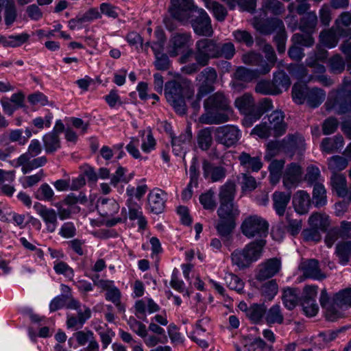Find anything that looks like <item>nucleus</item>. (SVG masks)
<instances>
[{
  "label": "nucleus",
  "mask_w": 351,
  "mask_h": 351,
  "mask_svg": "<svg viewBox=\"0 0 351 351\" xmlns=\"http://www.w3.org/2000/svg\"><path fill=\"white\" fill-rule=\"evenodd\" d=\"M205 112L199 121L203 124H221L227 122L232 114L229 99L221 92L215 93L204 100Z\"/></svg>",
  "instance_id": "1"
},
{
  "label": "nucleus",
  "mask_w": 351,
  "mask_h": 351,
  "mask_svg": "<svg viewBox=\"0 0 351 351\" xmlns=\"http://www.w3.org/2000/svg\"><path fill=\"white\" fill-rule=\"evenodd\" d=\"M218 44L213 39L202 38L195 43L194 58L195 62L184 66L181 71L187 75L198 72L202 67L208 64L212 58H217Z\"/></svg>",
  "instance_id": "2"
},
{
  "label": "nucleus",
  "mask_w": 351,
  "mask_h": 351,
  "mask_svg": "<svg viewBox=\"0 0 351 351\" xmlns=\"http://www.w3.org/2000/svg\"><path fill=\"white\" fill-rule=\"evenodd\" d=\"M189 82L186 80L182 82L171 80L165 84V95L167 101L180 114H184L186 112L184 97H189L193 94L188 88Z\"/></svg>",
  "instance_id": "3"
},
{
  "label": "nucleus",
  "mask_w": 351,
  "mask_h": 351,
  "mask_svg": "<svg viewBox=\"0 0 351 351\" xmlns=\"http://www.w3.org/2000/svg\"><path fill=\"white\" fill-rule=\"evenodd\" d=\"M292 98L297 104H306L315 108L319 106L326 99V92L322 88H310L306 84H295L292 87Z\"/></svg>",
  "instance_id": "4"
},
{
  "label": "nucleus",
  "mask_w": 351,
  "mask_h": 351,
  "mask_svg": "<svg viewBox=\"0 0 351 351\" xmlns=\"http://www.w3.org/2000/svg\"><path fill=\"white\" fill-rule=\"evenodd\" d=\"M265 241L263 239L250 242L243 250H236L231 254L233 264L239 268L248 267L258 261L263 253Z\"/></svg>",
  "instance_id": "5"
},
{
  "label": "nucleus",
  "mask_w": 351,
  "mask_h": 351,
  "mask_svg": "<svg viewBox=\"0 0 351 351\" xmlns=\"http://www.w3.org/2000/svg\"><path fill=\"white\" fill-rule=\"evenodd\" d=\"M119 205L114 199L100 197L97 201L96 208L99 215L107 219L106 224L114 226L119 223L125 222L127 220L126 209L122 208L121 214L114 217L119 210Z\"/></svg>",
  "instance_id": "6"
},
{
  "label": "nucleus",
  "mask_w": 351,
  "mask_h": 351,
  "mask_svg": "<svg viewBox=\"0 0 351 351\" xmlns=\"http://www.w3.org/2000/svg\"><path fill=\"white\" fill-rule=\"evenodd\" d=\"M269 226V223L265 218L258 215H250L242 221L241 230L248 239L265 237L267 235Z\"/></svg>",
  "instance_id": "7"
},
{
  "label": "nucleus",
  "mask_w": 351,
  "mask_h": 351,
  "mask_svg": "<svg viewBox=\"0 0 351 351\" xmlns=\"http://www.w3.org/2000/svg\"><path fill=\"white\" fill-rule=\"evenodd\" d=\"M197 8L193 0H169L168 12L173 19L186 24Z\"/></svg>",
  "instance_id": "8"
},
{
  "label": "nucleus",
  "mask_w": 351,
  "mask_h": 351,
  "mask_svg": "<svg viewBox=\"0 0 351 351\" xmlns=\"http://www.w3.org/2000/svg\"><path fill=\"white\" fill-rule=\"evenodd\" d=\"M327 108H335L337 114H344L351 110V79L345 77L336 99L332 104L326 103Z\"/></svg>",
  "instance_id": "9"
},
{
  "label": "nucleus",
  "mask_w": 351,
  "mask_h": 351,
  "mask_svg": "<svg viewBox=\"0 0 351 351\" xmlns=\"http://www.w3.org/2000/svg\"><path fill=\"white\" fill-rule=\"evenodd\" d=\"M189 23L197 35L206 37L213 36L214 32L211 19L203 8L197 7Z\"/></svg>",
  "instance_id": "10"
},
{
  "label": "nucleus",
  "mask_w": 351,
  "mask_h": 351,
  "mask_svg": "<svg viewBox=\"0 0 351 351\" xmlns=\"http://www.w3.org/2000/svg\"><path fill=\"white\" fill-rule=\"evenodd\" d=\"M217 79V71L213 67H206L197 75L196 80L200 83L197 91L199 99H202L204 96L214 90V84Z\"/></svg>",
  "instance_id": "11"
},
{
  "label": "nucleus",
  "mask_w": 351,
  "mask_h": 351,
  "mask_svg": "<svg viewBox=\"0 0 351 351\" xmlns=\"http://www.w3.org/2000/svg\"><path fill=\"white\" fill-rule=\"evenodd\" d=\"M215 140L217 143L230 147L239 140L241 132L237 127L226 125L215 129Z\"/></svg>",
  "instance_id": "12"
},
{
  "label": "nucleus",
  "mask_w": 351,
  "mask_h": 351,
  "mask_svg": "<svg viewBox=\"0 0 351 351\" xmlns=\"http://www.w3.org/2000/svg\"><path fill=\"white\" fill-rule=\"evenodd\" d=\"M192 36L189 32L173 34L167 46V53L171 57L177 56L182 50L189 47L192 43Z\"/></svg>",
  "instance_id": "13"
},
{
  "label": "nucleus",
  "mask_w": 351,
  "mask_h": 351,
  "mask_svg": "<svg viewBox=\"0 0 351 351\" xmlns=\"http://www.w3.org/2000/svg\"><path fill=\"white\" fill-rule=\"evenodd\" d=\"M302 169L297 163L292 162L287 165L283 175L282 184L285 189H295L302 181Z\"/></svg>",
  "instance_id": "14"
},
{
  "label": "nucleus",
  "mask_w": 351,
  "mask_h": 351,
  "mask_svg": "<svg viewBox=\"0 0 351 351\" xmlns=\"http://www.w3.org/2000/svg\"><path fill=\"white\" fill-rule=\"evenodd\" d=\"M252 25L257 32L265 35L282 29L284 26L283 21L278 18L264 19L257 16L254 17Z\"/></svg>",
  "instance_id": "15"
},
{
  "label": "nucleus",
  "mask_w": 351,
  "mask_h": 351,
  "mask_svg": "<svg viewBox=\"0 0 351 351\" xmlns=\"http://www.w3.org/2000/svg\"><path fill=\"white\" fill-rule=\"evenodd\" d=\"M34 209L45 223L47 231L50 233L55 232L58 225L56 211L39 202L34 204Z\"/></svg>",
  "instance_id": "16"
},
{
  "label": "nucleus",
  "mask_w": 351,
  "mask_h": 351,
  "mask_svg": "<svg viewBox=\"0 0 351 351\" xmlns=\"http://www.w3.org/2000/svg\"><path fill=\"white\" fill-rule=\"evenodd\" d=\"M167 193L162 189L155 188L147 195L148 209L150 212L158 215L165 207Z\"/></svg>",
  "instance_id": "17"
},
{
  "label": "nucleus",
  "mask_w": 351,
  "mask_h": 351,
  "mask_svg": "<svg viewBox=\"0 0 351 351\" xmlns=\"http://www.w3.org/2000/svg\"><path fill=\"white\" fill-rule=\"evenodd\" d=\"M203 176L212 182L222 181L226 176V169L221 165H217L207 160L202 162Z\"/></svg>",
  "instance_id": "18"
},
{
  "label": "nucleus",
  "mask_w": 351,
  "mask_h": 351,
  "mask_svg": "<svg viewBox=\"0 0 351 351\" xmlns=\"http://www.w3.org/2000/svg\"><path fill=\"white\" fill-rule=\"evenodd\" d=\"M300 269L302 271L303 276L307 278L321 280L326 277L322 272L318 261L315 259L302 261L300 265Z\"/></svg>",
  "instance_id": "19"
},
{
  "label": "nucleus",
  "mask_w": 351,
  "mask_h": 351,
  "mask_svg": "<svg viewBox=\"0 0 351 351\" xmlns=\"http://www.w3.org/2000/svg\"><path fill=\"white\" fill-rule=\"evenodd\" d=\"M280 261L276 258H270L259 266L256 279L265 280L275 276L280 269Z\"/></svg>",
  "instance_id": "20"
},
{
  "label": "nucleus",
  "mask_w": 351,
  "mask_h": 351,
  "mask_svg": "<svg viewBox=\"0 0 351 351\" xmlns=\"http://www.w3.org/2000/svg\"><path fill=\"white\" fill-rule=\"evenodd\" d=\"M134 308L136 316L138 319L144 320L147 312L153 313L158 311L160 308L152 299L145 298L135 302Z\"/></svg>",
  "instance_id": "21"
},
{
  "label": "nucleus",
  "mask_w": 351,
  "mask_h": 351,
  "mask_svg": "<svg viewBox=\"0 0 351 351\" xmlns=\"http://www.w3.org/2000/svg\"><path fill=\"white\" fill-rule=\"evenodd\" d=\"M292 203L298 213L305 214L308 211L311 205L310 195L305 191L299 190L293 195Z\"/></svg>",
  "instance_id": "22"
},
{
  "label": "nucleus",
  "mask_w": 351,
  "mask_h": 351,
  "mask_svg": "<svg viewBox=\"0 0 351 351\" xmlns=\"http://www.w3.org/2000/svg\"><path fill=\"white\" fill-rule=\"evenodd\" d=\"M291 197V192L275 191L273 193V208L278 216L282 217L285 214Z\"/></svg>",
  "instance_id": "23"
},
{
  "label": "nucleus",
  "mask_w": 351,
  "mask_h": 351,
  "mask_svg": "<svg viewBox=\"0 0 351 351\" xmlns=\"http://www.w3.org/2000/svg\"><path fill=\"white\" fill-rule=\"evenodd\" d=\"M267 123L273 130V136H280L286 132V124L284 122V114L281 111H274L268 116Z\"/></svg>",
  "instance_id": "24"
},
{
  "label": "nucleus",
  "mask_w": 351,
  "mask_h": 351,
  "mask_svg": "<svg viewBox=\"0 0 351 351\" xmlns=\"http://www.w3.org/2000/svg\"><path fill=\"white\" fill-rule=\"evenodd\" d=\"M171 137V145L173 152L176 156H179L185 152L186 149L190 145L192 139V134L191 131H185L180 134L178 136Z\"/></svg>",
  "instance_id": "25"
},
{
  "label": "nucleus",
  "mask_w": 351,
  "mask_h": 351,
  "mask_svg": "<svg viewBox=\"0 0 351 351\" xmlns=\"http://www.w3.org/2000/svg\"><path fill=\"white\" fill-rule=\"evenodd\" d=\"M91 311L90 308L84 306L83 309L77 311V316L69 315L66 319L68 328H81L85 322L90 317Z\"/></svg>",
  "instance_id": "26"
},
{
  "label": "nucleus",
  "mask_w": 351,
  "mask_h": 351,
  "mask_svg": "<svg viewBox=\"0 0 351 351\" xmlns=\"http://www.w3.org/2000/svg\"><path fill=\"white\" fill-rule=\"evenodd\" d=\"M282 300L288 310H293L300 302V291L296 288L287 287L283 289Z\"/></svg>",
  "instance_id": "27"
},
{
  "label": "nucleus",
  "mask_w": 351,
  "mask_h": 351,
  "mask_svg": "<svg viewBox=\"0 0 351 351\" xmlns=\"http://www.w3.org/2000/svg\"><path fill=\"white\" fill-rule=\"evenodd\" d=\"M344 145L342 136L337 135L333 137H326L322 139L321 150L326 154H332L341 149Z\"/></svg>",
  "instance_id": "28"
},
{
  "label": "nucleus",
  "mask_w": 351,
  "mask_h": 351,
  "mask_svg": "<svg viewBox=\"0 0 351 351\" xmlns=\"http://www.w3.org/2000/svg\"><path fill=\"white\" fill-rule=\"evenodd\" d=\"M217 213L219 219L236 220L240 214V210L234 202L219 203Z\"/></svg>",
  "instance_id": "29"
},
{
  "label": "nucleus",
  "mask_w": 351,
  "mask_h": 351,
  "mask_svg": "<svg viewBox=\"0 0 351 351\" xmlns=\"http://www.w3.org/2000/svg\"><path fill=\"white\" fill-rule=\"evenodd\" d=\"M335 308L338 309L342 315L341 311L351 306V288H346L339 291L334 295Z\"/></svg>",
  "instance_id": "30"
},
{
  "label": "nucleus",
  "mask_w": 351,
  "mask_h": 351,
  "mask_svg": "<svg viewBox=\"0 0 351 351\" xmlns=\"http://www.w3.org/2000/svg\"><path fill=\"white\" fill-rule=\"evenodd\" d=\"M239 160L241 166L252 171L257 172L263 167V163L260 157H252L246 152H241L240 154Z\"/></svg>",
  "instance_id": "31"
},
{
  "label": "nucleus",
  "mask_w": 351,
  "mask_h": 351,
  "mask_svg": "<svg viewBox=\"0 0 351 351\" xmlns=\"http://www.w3.org/2000/svg\"><path fill=\"white\" fill-rule=\"evenodd\" d=\"M339 36H341L335 27L331 29L324 30L319 34L320 43L328 48L335 47L339 41Z\"/></svg>",
  "instance_id": "32"
},
{
  "label": "nucleus",
  "mask_w": 351,
  "mask_h": 351,
  "mask_svg": "<svg viewBox=\"0 0 351 351\" xmlns=\"http://www.w3.org/2000/svg\"><path fill=\"white\" fill-rule=\"evenodd\" d=\"M42 149L41 144L38 139L32 140L28 146L27 152L21 154L17 158L16 164L23 165L29 159H32L39 155L41 153Z\"/></svg>",
  "instance_id": "33"
},
{
  "label": "nucleus",
  "mask_w": 351,
  "mask_h": 351,
  "mask_svg": "<svg viewBox=\"0 0 351 351\" xmlns=\"http://www.w3.org/2000/svg\"><path fill=\"white\" fill-rule=\"evenodd\" d=\"M43 143L45 152L52 154L60 148V138L58 134L49 132L43 136Z\"/></svg>",
  "instance_id": "34"
},
{
  "label": "nucleus",
  "mask_w": 351,
  "mask_h": 351,
  "mask_svg": "<svg viewBox=\"0 0 351 351\" xmlns=\"http://www.w3.org/2000/svg\"><path fill=\"white\" fill-rule=\"evenodd\" d=\"M214 128L208 127L199 131L197 136L198 147L203 151H207L213 144L212 132Z\"/></svg>",
  "instance_id": "35"
},
{
  "label": "nucleus",
  "mask_w": 351,
  "mask_h": 351,
  "mask_svg": "<svg viewBox=\"0 0 351 351\" xmlns=\"http://www.w3.org/2000/svg\"><path fill=\"white\" fill-rule=\"evenodd\" d=\"M317 24V17L315 12H309L301 19L298 27L304 33L313 34L315 31Z\"/></svg>",
  "instance_id": "36"
},
{
  "label": "nucleus",
  "mask_w": 351,
  "mask_h": 351,
  "mask_svg": "<svg viewBox=\"0 0 351 351\" xmlns=\"http://www.w3.org/2000/svg\"><path fill=\"white\" fill-rule=\"evenodd\" d=\"M234 105L241 113L251 114L254 111V101L251 95L245 93L235 99Z\"/></svg>",
  "instance_id": "37"
},
{
  "label": "nucleus",
  "mask_w": 351,
  "mask_h": 351,
  "mask_svg": "<svg viewBox=\"0 0 351 351\" xmlns=\"http://www.w3.org/2000/svg\"><path fill=\"white\" fill-rule=\"evenodd\" d=\"M128 216L130 220H137L141 229H144L147 225V221L143 217L141 206L136 203H132L128 200Z\"/></svg>",
  "instance_id": "38"
},
{
  "label": "nucleus",
  "mask_w": 351,
  "mask_h": 351,
  "mask_svg": "<svg viewBox=\"0 0 351 351\" xmlns=\"http://www.w3.org/2000/svg\"><path fill=\"white\" fill-rule=\"evenodd\" d=\"M342 25L348 27L351 25V14L348 12H343L338 19L335 20V27L337 29L339 34L345 38H351V29H343L340 27Z\"/></svg>",
  "instance_id": "39"
},
{
  "label": "nucleus",
  "mask_w": 351,
  "mask_h": 351,
  "mask_svg": "<svg viewBox=\"0 0 351 351\" xmlns=\"http://www.w3.org/2000/svg\"><path fill=\"white\" fill-rule=\"evenodd\" d=\"M272 82L276 90L278 91V95L280 94L283 90H287L291 85L289 75L283 71L274 73Z\"/></svg>",
  "instance_id": "40"
},
{
  "label": "nucleus",
  "mask_w": 351,
  "mask_h": 351,
  "mask_svg": "<svg viewBox=\"0 0 351 351\" xmlns=\"http://www.w3.org/2000/svg\"><path fill=\"white\" fill-rule=\"evenodd\" d=\"M332 189L339 197H345L348 193L346 179L342 174L333 173L331 177Z\"/></svg>",
  "instance_id": "41"
},
{
  "label": "nucleus",
  "mask_w": 351,
  "mask_h": 351,
  "mask_svg": "<svg viewBox=\"0 0 351 351\" xmlns=\"http://www.w3.org/2000/svg\"><path fill=\"white\" fill-rule=\"evenodd\" d=\"M236 189L232 182H226L219 189V203L234 202Z\"/></svg>",
  "instance_id": "42"
},
{
  "label": "nucleus",
  "mask_w": 351,
  "mask_h": 351,
  "mask_svg": "<svg viewBox=\"0 0 351 351\" xmlns=\"http://www.w3.org/2000/svg\"><path fill=\"white\" fill-rule=\"evenodd\" d=\"M204 1L206 8L213 12V16L218 21L222 22L226 19L228 15V11L223 5L215 1Z\"/></svg>",
  "instance_id": "43"
},
{
  "label": "nucleus",
  "mask_w": 351,
  "mask_h": 351,
  "mask_svg": "<svg viewBox=\"0 0 351 351\" xmlns=\"http://www.w3.org/2000/svg\"><path fill=\"white\" fill-rule=\"evenodd\" d=\"M313 204L316 208L325 206L327 203L326 191L323 184H314L313 190Z\"/></svg>",
  "instance_id": "44"
},
{
  "label": "nucleus",
  "mask_w": 351,
  "mask_h": 351,
  "mask_svg": "<svg viewBox=\"0 0 351 351\" xmlns=\"http://www.w3.org/2000/svg\"><path fill=\"white\" fill-rule=\"evenodd\" d=\"M265 318L268 324H282L284 315L280 306L279 304L273 305L267 311H266Z\"/></svg>",
  "instance_id": "45"
},
{
  "label": "nucleus",
  "mask_w": 351,
  "mask_h": 351,
  "mask_svg": "<svg viewBox=\"0 0 351 351\" xmlns=\"http://www.w3.org/2000/svg\"><path fill=\"white\" fill-rule=\"evenodd\" d=\"M336 254L339 258V263L347 265L351 256V241L339 243L336 246Z\"/></svg>",
  "instance_id": "46"
},
{
  "label": "nucleus",
  "mask_w": 351,
  "mask_h": 351,
  "mask_svg": "<svg viewBox=\"0 0 351 351\" xmlns=\"http://www.w3.org/2000/svg\"><path fill=\"white\" fill-rule=\"evenodd\" d=\"M319 302L321 306L326 309L328 315H330L332 318H337L341 316V313L338 309L335 308L334 297L332 302L329 301V298L326 290H322L320 295Z\"/></svg>",
  "instance_id": "47"
},
{
  "label": "nucleus",
  "mask_w": 351,
  "mask_h": 351,
  "mask_svg": "<svg viewBox=\"0 0 351 351\" xmlns=\"http://www.w3.org/2000/svg\"><path fill=\"white\" fill-rule=\"evenodd\" d=\"M235 221L228 219H219L216 225V229L218 234L224 238H228L235 228Z\"/></svg>",
  "instance_id": "48"
},
{
  "label": "nucleus",
  "mask_w": 351,
  "mask_h": 351,
  "mask_svg": "<svg viewBox=\"0 0 351 351\" xmlns=\"http://www.w3.org/2000/svg\"><path fill=\"white\" fill-rule=\"evenodd\" d=\"M234 76L237 80L244 82H250L259 78L254 69L244 66L238 67L234 73Z\"/></svg>",
  "instance_id": "49"
},
{
  "label": "nucleus",
  "mask_w": 351,
  "mask_h": 351,
  "mask_svg": "<svg viewBox=\"0 0 351 351\" xmlns=\"http://www.w3.org/2000/svg\"><path fill=\"white\" fill-rule=\"evenodd\" d=\"M308 223L311 227L325 232L329 225L328 217L325 214L315 213L309 217Z\"/></svg>",
  "instance_id": "50"
},
{
  "label": "nucleus",
  "mask_w": 351,
  "mask_h": 351,
  "mask_svg": "<svg viewBox=\"0 0 351 351\" xmlns=\"http://www.w3.org/2000/svg\"><path fill=\"white\" fill-rule=\"evenodd\" d=\"M73 337L80 346H84L87 343H88V345H90L92 342L99 344L94 336V333L90 330L77 331L73 334Z\"/></svg>",
  "instance_id": "51"
},
{
  "label": "nucleus",
  "mask_w": 351,
  "mask_h": 351,
  "mask_svg": "<svg viewBox=\"0 0 351 351\" xmlns=\"http://www.w3.org/2000/svg\"><path fill=\"white\" fill-rule=\"evenodd\" d=\"M223 278L229 289L236 291L239 293H243L244 282L237 275L226 273Z\"/></svg>",
  "instance_id": "52"
},
{
  "label": "nucleus",
  "mask_w": 351,
  "mask_h": 351,
  "mask_svg": "<svg viewBox=\"0 0 351 351\" xmlns=\"http://www.w3.org/2000/svg\"><path fill=\"white\" fill-rule=\"evenodd\" d=\"M121 293L119 289L115 286L106 293V300L112 302L120 313H124L125 306L121 302Z\"/></svg>",
  "instance_id": "53"
},
{
  "label": "nucleus",
  "mask_w": 351,
  "mask_h": 351,
  "mask_svg": "<svg viewBox=\"0 0 351 351\" xmlns=\"http://www.w3.org/2000/svg\"><path fill=\"white\" fill-rule=\"evenodd\" d=\"M199 200L203 208L208 210L213 211L217 206L215 198V192L209 189L199 195Z\"/></svg>",
  "instance_id": "54"
},
{
  "label": "nucleus",
  "mask_w": 351,
  "mask_h": 351,
  "mask_svg": "<svg viewBox=\"0 0 351 351\" xmlns=\"http://www.w3.org/2000/svg\"><path fill=\"white\" fill-rule=\"evenodd\" d=\"M234 40L238 43L251 47L254 43L252 34L245 29H237L232 32Z\"/></svg>",
  "instance_id": "55"
},
{
  "label": "nucleus",
  "mask_w": 351,
  "mask_h": 351,
  "mask_svg": "<svg viewBox=\"0 0 351 351\" xmlns=\"http://www.w3.org/2000/svg\"><path fill=\"white\" fill-rule=\"evenodd\" d=\"M29 38L27 33H22L18 35H12L8 37L4 36V47H17L26 43Z\"/></svg>",
  "instance_id": "56"
},
{
  "label": "nucleus",
  "mask_w": 351,
  "mask_h": 351,
  "mask_svg": "<svg viewBox=\"0 0 351 351\" xmlns=\"http://www.w3.org/2000/svg\"><path fill=\"white\" fill-rule=\"evenodd\" d=\"M348 165V160L340 156H333L328 160V168L333 173L345 169Z\"/></svg>",
  "instance_id": "57"
},
{
  "label": "nucleus",
  "mask_w": 351,
  "mask_h": 351,
  "mask_svg": "<svg viewBox=\"0 0 351 351\" xmlns=\"http://www.w3.org/2000/svg\"><path fill=\"white\" fill-rule=\"evenodd\" d=\"M47 162L45 156H40L34 158L32 160L29 159L23 165H17V166L22 167V171L24 174L27 173L34 169L44 166Z\"/></svg>",
  "instance_id": "58"
},
{
  "label": "nucleus",
  "mask_w": 351,
  "mask_h": 351,
  "mask_svg": "<svg viewBox=\"0 0 351 351\" xmlns=\"http://www.w3.org/2000/svg\"><path fill=\"white\" fill-rule=\"evenodd\" d=\"M266 307L264 305L253 304L247 310V317L254 323L258 322L265 315Z\"/></svg>",
  "instance_id": "59"
},
{
  "label": "nucleus",
  "mask_w": 351,
  "mask_h": 351,
  "mask_svg": "<svg viewBox=\"0 0 351 351\" xmlns=\"http://www.w3.org/2000/svg\"><path fill=\"white\" fill-rule=\"evenodd\" d=\"M34 196L38 200L51 202L53 199L54 192L48 184L45 183L37 189Z\"/></svg>",
  "instance_id": "60"
},
{
  "label": "nucleus",
  "mask_w": 351,
  "mask_h": 351,
  "mask_svg": "<svg viewBox=\"0 0 351 351\" xmlns=\"http://www.w3.org/2000/svg\"><path fill=\"white\" fill-rule=\"evenodd\" d=\"M274 83L272 81L268 80H261L259 81L256 86L255 91L257 93H260L264 95H278V91L276 90Z\"/></svg>",
  "instance_id": "61"
},
{
  "label": "nucleus",
  "mask_w": 351,
  "mask_h": 351,
  "mask_svg": "<svg viewBox=\"0 0 351 351\" xmlns=\"http://www.w3.org/2000/svg\"><path fill=\"white\" fill-rule=\"evenodd\" d=\"M126 169L122 167H119L116 170L110 179V184L113 186H117L119 182L128 183L133 178L134 174L130 173L128 176L125 175Z\"/></svg>",
  "instance_id": "62"
},
{
  "label": "nucleus",
  "mask_w": 351,
  "mask_h": 351,
  "mask_svg": "<svg viewBox=\"0 0 351 351\" xmlns=\"http://www.w3.org/2000/svg\"><path fill=\"white\" fill-rule=\"evenodd\" d=\"M293 44L300 45L305 47H311L315 43V40L311 34L306 33L305 34L296 33L291 37Z\"/></svg>",
  "instance_id": "63"
},
{
  "label": "nucleus",
  "mask_w": 351,
  "mask_h": 351,
  "mask_svg": "<svg viewBox=\"0 0 351 351\" xmlns=\"http://www.w3.org/2000/svg\"><path fill=\"white\" fill-rule=\"evenodd\" d=\"M262 7L265 10V16L268 11L274 14L278 15L282 13L285 10L283 4L278 0H264Z\"/></svg>",
  "instance_id": "64"
}]
</instances>
